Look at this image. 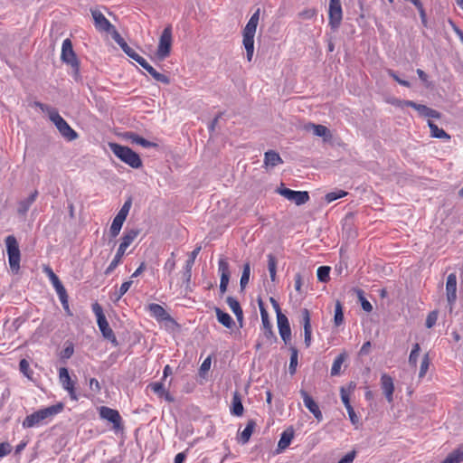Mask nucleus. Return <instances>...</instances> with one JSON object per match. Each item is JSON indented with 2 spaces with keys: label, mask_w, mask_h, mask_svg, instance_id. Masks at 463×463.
Segmentation results:
<instances>
[{
  "label": "nucleus",
  "mask_w": 463,
  "mask_h": 463,
  "mask_svg": "<svg viewBox=\"0 0 463 463\" xmlns=\"http://www.w3.org/2000/svg\"><path fill=\"white\" fill-rule=\"evenodd\" d=\"M64 404L58 402L54 405L40 409L30 415H27L24 420L22 425L24 429L33 428L43 423H47L55 415L61 413L63 411Z\"/></svg>",
  "instance_id": "nucleus-1"
},
{
  "label": "nucleus",
  "mask_w": 463,
  "mask_h": 463,
  "mask_svg": "<svg viewBox=\"0 0 463 463\" xmlns=\"http://www.w3.org/2000/svg\"><path fill=\"white\" fill-rule=\"evenodd\" d=\"M260 10L258 8L250 16L242 31V44L246 50L247 61H251L254 53V36L260 20Z\"/></svg>",
  "instance_id": "nucleus-2"
},
{
  "label": "nucleus",
  "mask_w": 463,
  "mask_h": 463,
  "mask_svg": "<svg viewBox=\"0 0 463 463\" xmlns=\"http://www.w3.org/2000/svg\"><path fill=\"white\" fill-rule=\"evenodd\" d=\"M109 146L117 157L130 167L137 169L142 166V160L139 155L130 147L118 143H109Z\"/></svg>",
  "instance_id": "nucleus-3"
},
{
  "label": "nucleus",
  "mask_w": 463,
  "mask_h": 463,
  "mask_svg": "<svg viewBox=\"0 0 463 463\" xmlns=\"http://www.w3.org/2000/svg\"><path fill=\"white\" fill-rule=\"evenodd\" d=\"M61 60L62 62L71 66L72 77L75 80H79L80 79V63L73 51L72 43L69 38L62 42Z\"/></svg>",
  "instance_id": "nucleus-4"
},
{
  "label": "nucleus",
  "mask_w": 463,
  "mask_h": 463,
  "mask_svg": "<svg viewBox=\"0 0 463 463\" xmlns=\"http://www.w3.org/2000/svg\"><path fill=\"white\" fill-rule=\"evenodd\" d=\"M92 311L94 312L97 317V324L103 337L117 345L118 342L116 335L111 327L109 326V324L103 313L101 306L97 302L92 304Z\"/></svg>",
  "instance_id": "nucleus-5"
},
{
  "label": "nucleus",
  "mask_w": 463,
  "mask_h": 463,
  "mask_svg": "<svg viewBox=\"0 0 463 463\" xmlns=\"http://www.w3.org/2000/svg\"><path fill=\"white\" fill-rule=\"evenodd\" d=\"M5 246L8 255L10 269L13 272L17 273L20 269L21 253L16 238L9 235L5 238Z\"/></svg>",
  "instance_id": "nucleus-6"
},
{
  "label": "nucleus",
  "mask_w": 463,
  "mask_h": 463,
  "mask_svg": "<svg viewBox=\"0 0 463 463\" xmlns=\"http://www.w3.org/2000/svg\"><path fill=\"white\" fill-rule=\"evenodd\" d=\"M50 120L55 125L61 135L71 141L77 138V132L72 129L65 119L59 114L57 110L52 111Z\"/></svg>",
  "instance_id": "nucleus-7"
},
{
  "label": "nucleus",
  "mask_w": 463,
  "mask_h": 463,
  "mask_svg": "<svg viewBox=\"0 0 463 463\" xmlns=\"http://www.w3.org/2000/svg\"><path fill=\"white\" fill-rule=\"evenodd\" d=\"M172 46V28L170 25L166 26L159 38V43L156 51V56L159 60H165L169 56Z\"/></svg>",
  "instance_id": "nucleus-8"
},
{
  "label": "nucleus",
  "mask_w": 463,
  "mask_h": 463,
  "mask_svg": "<svg viewBox=\"0 0 463 463\" xmlns=\"http://www.w3.org/2000/svg\"><path fill=\"white\" fill-rule=\"evenodd\" d=\"M392 104L399 107H411L416 109L421 117L431 118L439 119L441 118L440 112L427 107L426 105L418 104L412 100H399L396 99Z\"/></svg>",
  "instance_id": "nucleus-9"
},
{
  "label": "nucleus",
  "mask_w": 463,
  "mask_h": 463,
  "mask_svg": "<svg viewBox=\"0 0 463 463\" xmlns=\"http://www.w3.org/2000/svg\"><path fill=\"white\" fill-rule=\"evenodd\" d=\"M99 413L101 419L112 423L115 432L122 431L124 430L123 420L118 411L107 406H101L99 409Z\"/></svg>",
  "instance_id": "nucleus-10"
},
{
  "label": "nucleus",
  "mask_w": 463,
  "mask_h": 463,
  "mask_svg": "<svg viewBox=\"0 0 463 463\" xmlns=\"http://www.w3.org/2000/svg\"><path fill=\"white\" fill-rule=\"evenodd\" d=\"M277 192L288 201L295 203L296 205L305 204L310 198L307 191H294L289 188L280 187L278 188Z\"/></svg>",
  "instance_id": "nucleus-11"
},
{
  "label": "nucleus",
  "mask_w": 463,
  "mask_h": 463,
  "mask_svg": "<svg viewBox=\"0 0 463 463\" xmlns=\"http://www.w3.org/2000/svg\"><path fill=\"white\" fill-rule=\"evenodd\" d=\"M59 380L62 388L68 392L71 400L78 401L79 396L76 392L75 382L71 379L68 369L61 367L59 370Z\"/></svg>",
  "instance_id": "nucleus-12"
},
{
  "label": "nucleus",
  "mask_w": 463,
  "mask_h": 463,
  "mask_svg": "<svg viewBox=\"0 0 463 463\" xmlns=\"http://www.w3.org/2000/svg\"><path fill=\"white\" fill-rule=\"evenodd\" d=\"M343 18V11L340 0H330L328 10L329 25L332 29L339 27Z\"/></svg>",
  "instance_id": "nucleus-13"
},
{
  "label": "nucleus",
  "mask_w": 463,
  "mask_h": 463,
  "mask_svg": "<svg viewBox=\"0 0 463 463\" xmlns=\"http://www.w3.org/2000/svg\"><path fill=\"white\" fill-rule=\"evenodd\" d=\"M258 305H259V308H260V317H261L263 335L268 340H270V341L271 340H276V335H274V332L272 330V325L270 324V322L269 320L268 311L266 310L264 302L262 301L261 298L258 299Z\"/></svg>",
  "instance_id": "nucleus-14"
},
{
  "label": "nucleus",
  "mask_w": 463,
  "mask_h": 463,
  "mask_svg": "<svg viewBox=\"0 0 463 463\" xmlns=\"http://www.w3.org/2000/svg\"><path fill=\"white\" fill-rule=\"evenodd\" d=\"M91 15L94 20L95 28L99 32L110 33L114 26L98 9L91 10Z\"/></svg>",
  "instance_id": "nucleus-15"
},
{
  "label": "nucleus",
  "mask_w": 463,
  "mask_h": 463,
  "mask_svg": "<svg viewBox=\"0 0 463 463\" xmlns=\"http://www.w3.org/2000/svg\"><path fill=\"white\" fill-rule=\"evenodd\" d=\"M299 393L303 399L304 405L306 408L314 415V417L321 421L323 420V414L319 409L318 404L313 400V398L307 393V391L301 389Z\"/></svg>",
  "instance_id": "nucleus-16"
},
{
  "label": "nucleus",
  "mask_w": 463,
  "mask_h": 463,
  "mask_svg": "<svg viewBox=\"0 0 463 463\" xmlns=\"http://www.w3.org/2000/svg\"><path fill=\"white\" fill-rule=\"evenodd\" d=\"M135 61L144 68L156 80L165 84H168L170 82L169 78L166 75L158 72L142 56L138 55Z\"/></svg>",
  "instance_id": "nucleus-17"
},
{
  "label": "nucleus",
  "mask_w": 463,
  "mask_h": 463,
  "mask_svg": "<svg viewBox=\"0 0 463 463\" xmlns=\"http://www.w3.org/2000/svg\"><path fill=\"white\" fill-rule=\"evenodd\" d=\"M446 295L450 309H452L457 300V276L455 273H450L447 278Z\"/></svg>",
  "instance_id": "nucleus-18"
},
{
  "label": "nucleus",
  "mask_w": 463,
  "mask_h": 463,
  "mask_svg": "<svg viewBox=\"0 0 463 463\" xmlns=\"http://www.w3.org/2000/svg\"><path fill=\"white\" fill-rule=\"evenodd\" d=\"M277 320L280 337L285 342V344H288L291 340V329L288 319L284 314L279 312Z\"/></svg>",
  "instance_id": "nucleus-19"
},
{
  "label": "nucleus",
  "mask_w": 463,
  "mask_h": 463,
  "mask_svg": "<svg viewBox=\"0 0 463 463\" xmlns=\"http://www.w3.org/2000/svg\"><path fill=\"white\" fill-rule=\"evenodd\" d=\"M202 250L201 245H196L194 250L190 253L188 260L185 261L184 268L183 278L184 281L188 285L192 278V268L194 264L195 259Z\"/></svg>",
  "instance_id": "nucleus-20"
},
{
  "label": "nucleus",
  "mask_w": 463,
  "mask_h": 463,
  "mask_svg": "<svg viewBox=\"0 0 463 463\" xmlns=\"http://www.w3.org/2000/svg\"><path fill=\"white\" fill-rule=\"evenodd\" d=\"M302 314V323L304 326V343L306 347H309L312 340V328L310 323V313L308 309L304 308L301 311Z\"/></svg>",
  "instance_id": "nucleus-21"
},
{
  "label": "nucleus",
  "mask_w": 463,
  "mask_h": 463,
  "mask_svg": "<svg viewBox=\"0 0 463 463\" xmlns=\"http://www.w3.org/2000/svg\"><path fill=\"white\" fill-rule=\"evenodd\" d=\"M138 229H129L124 232V234L121 238V242L118 248V250L126 253L127 249L133 243V241L137 239L139 234Z\"/></svg>",
  "instance_id": "nucleus-22"
},
{
  "label": "nucleus",
  "mask_w": 463,
  "mask_h": 463,
  "mask_svg": "<svg viewBox=\"0 0 463 463\" xmlns=\"http://www.w3.org/2000/svg\"><path fill=\"white\" fill-rule=\"evenodd\" d=\"M381 386L386 400L389 402H392L393 401L394 392V384L392 378L387 373H383L381 376Z\"/></svg>",
  "instance_id": "nucleus-23"
},
{
  "label": "nucleus",
  "mask_w": 463,
  "mask_h": 463,
  "mask_svg": "<svg viewBox=\"0 0 463 463\" xmlns=\"http://www.w3.org/2000/svg\"><path fill=\"white\" fill-rule=\"evenodd\" d=\"M147 308L151 316L157 321H173L171 316L159 304H149Z\"/></svg>",
  "instance_id": "nucleus-24"
},
{
  "label": "nucleus",
  "mask_w": 463,
  "mask_h": 463,
  "mask_svg": "<svg viewBox=\"0 0 463 463\" xmlns=\"http://www.w3.org/2000/svg\"><path fill=\"white\" fill-rule=\"evenodd\" d=\"M38 196V191L34 190L27 198L21 200L18 203L17 213L20 215H25L32 206V204L35 202Z\"/></svg>",
  "instance_id": "nucleus-25"
},
{
  "label": "nucleus",
  "mask_w": 463,
  "mask_h": 463,
  "mask_svg": "<svg viewBox=\"0 0 463 463\" xmlns=\"http://www.w3.org/2000/svg\"><path fill=\"white\" fill-rule=\"evenodd\" d=\"M283 160L279 154L274 150H269L264 155V165L266 166L274 167L279 164H282Z\"/></svg>",
  "instance_id": "nucleus-26"
},
{
  "label": "nucleus",
  "mask_w": 463,
  "mask_h": 463,
  "mask_svg": "<svg viewBox=\"0 0 463 463\" xmlns=\"http://www.w3.org/2000/svg\"><path fill=\"white\" fill-rule=\"evenodd\" d=\"M463 462V443L450 452L441 463Z\"/></svg>",
  "instance_id": "nucleus-27"
},
{
  "label": "nucleus",
  "mask_w": 463,
  "mask_h": 463,
  "mask_svg": "<svg viewBox=\"0 0 463 463\" xmlns=\"http://www.w3.org/2000/svg\"><path fill=\"white\" fill-rule=\"evenodd\" d=\"M243 405L240 394L235 392L232 396L231 413L234 416L240 417L243 414Z\"/></svg>",
  "instance_id": "nucleus-28"
},
{
  "label": "nucleus",
  "mask_w": 463,
  "mask_h": 463,
  "mask_svg": "<svg viewBox=\"0 0 463 463\" xmlns=\"http://www.w3.org/2000/svg\"><path fill=\"white\" fill-rule=\"evenodd\" d=\"M428 126L430 130V136L439 139L449 140L450 136L442 128H439L434 122L429 120Z\"/></svg>",
  "instance_id": "nucleus-29"
},
{
  "label": "nucleus",
  "mask_w": 463,
  "mask_h": 463,
  "mask_svg": "<svg viewBox=\"0 0 463 463\" xmlns=\"http://www.w3.org/2000/svg\"><path fill=\"white\" fill-rule=\"evenodd\" d=\"M216 317L219 323L227 328H232L234 325L232 317L226 312H223L221 308L215 307Z\"/></svg>",
  "instance_id": "nucleus-30"
},
{
  "label": "nucleus",
  "mask_w": 463,
  "mask_h": 463,
  "mask_svg": "<svg viewBox=\"0 0 463 463\" xmlns=\"http://www.w3.org/2000/svg\"><path fill=\"white\" fill-rule=\"evenodd\" d=\"M293 438H294L293 430H284L281 433L280 439L278 443L279 449L283 450V449H287L289 446V444L291 443Z\"/></svg>",
  "instance_id": "nucleus-31"
},
{
  "label": "nucleus",
  "mask_w": 463,
  "mask_h": 463,
  "mask_svg": "<svg viewBox=\"0 0 463 463\" xmlns=\"http://www.w3.org/2000/svg\"><path fill=\"white\" fill-rule=\"evenodd\" d=\"M218 272L221 279H230V265L226 258L221 257L218 261Z\"/></svg>",
  "instance_id": "nucleus-32"
},
{
  "label": "nucleus",
  "mask_w": 463,
  "mask_h": 463,
  "mask_svg": "<svg viewBox=\"0 0 463 463\" xmlns=\"http://www.w3.org/2000/svg\"><path fill=\"white\" fill-rule=\"evenodd\" d=\"M347 355L345 353L338 354L333 362L330 373L332 376H336L340 373L341 367L345 361Z\"/></svg>",
  "instance_id": "nucleus-33"
},
{
  "label": "nucleus",
  "mask_w": 463,
  "mask_h": 463,
  "mask_svg": "<svg viewBox=\"0 0 463 463\" xmlns=\"http://www.w3.org/2000/svg\"><path fill=\"white\" fill-rule=\"evenodd\" d=\"M124 255H125L124 252L117 250V252H116L113 260H111V262L109 263V265L106 268V269L104 271V274L106 276L110 275L115 270V269L121 263L122 258Z\"/></svg>",
  "instance_id": "nucleus-34"
},
{
  "label": "nucleus",
  "mask_w": 463,
  "mask_h": 463,
  "mask_svg": "<svg viewBox=\"0 0 463 463\" xmlns=\"http://www.w3.org/2000/svg\"><path fill=\"white\" fill-rule=\"evenodd\" d=\"M256 422L254 420H248L245 429L242 430L241 434V442L242 444H245L250 440V438L254 430Z\"/></svg>",
  "instance_id": "nucleus-35"
},
{
  "label": "nucleus",
  "mask_w": 463,
  "mask_h": 463,
  "mask_svg": "<svg viewBox=\"0 0 463 463\" xmlns=\"http://www.w3.org/2000/svg\"><path fill=\"white\" fill-rule=\"evenodd\" d=\"M129 137L133 143L140 145L141 146L146 147V148L157 146L156 143L146 140V138H144L135 133H131Z\"/></svg>",
  "instance_id": "nucleus-36"
},
{
  "label": "nucleus",
  "mask_w": 463,
  "mask_h": 463,
  "mask_svg": "<svg viewBox=\"0 0 463 463\" xmlns=\"http://www.w3.org/2000/svg\"><path fill=\"white\" fill-rule=\"evenodd\" d=\"M124 222L125 221L123 219L117 215L114 217L109 229V233L112 238H116L119 234Z\"/></svg>",
  "instance_id": "nucleus-37"
},
{
  "label": "nucleus",
  "mask_w": 463,
  "mask_h": 463,
  "mask_svg": "<svg viewBox=\"0 0 463 463\" xmlns=\"http://www.w3.org/2000/svg\"><path fill=\"white\" fill-rule=\"evenodd\" d=\"M250 276V265L249 262H246L243 265L242 274H241V277L240 279V287H241V290H243L249 284Z\"/></svg>",
  "instance_id": "nucleus-38"
},
{
  "label": "nucleus",
  "mask_w": 463,
  "mask_h": 463,
  "mask_svg": "<svg viewBox=\"0 0 463 463\" xmlns=\"http://www.w3.org/2000/svg\"><path fill=\"white\" fill-rule=\"evenodd\" d=\"M290 362L288 366V371L291 375L296 373L297 366H298V351L296 347L291 346L290 347Z\"/></svg>",
  "instance_id": "nucleus-39"
},
{
  "label": "nucleus",
  "mask_w": 463,
  "mask_h": 463,
  "mask_svg": "<svg viewBox=\"0 0 463 463\" xmlns=\"http://www.w3.org/2000/svg\"><path fill=\"white\" fill-rule=\"evenodd\" d=\"M420 346L418 343H415L412 346L411 354L409 355V364L411 367L416 368L418 364V357L420 354Z\"/></svg>",
  "instance_id": "nucleus-40"
},
{
  "label": "nucleus",
  "mask_w": 463,
  "mask_h": 463,
  "mask_svg": "<svg viewBox=\"0 0 463 463\" xmlns=\"http://www.w3.org/2000/svg\"><path fill=\"white\" fill-rule=\"evenodd\" d=\"M344 322V313L343 307L340 301H336L335 306V316H334V323L336 326H339Z\"/></svg>",
  "instance_id": "nucleus-41"
},
{
  "label": "nucleus",
  "mask_w": 463,
  "mask_h": 463,
  "mask_svg": "<svg viewBox=\"0 0 463 463\" xmlns=\"http://www.w3.org/2000/svg\"><path fill=\"white\" fill-rule=\"evenodd\" d=\"M310 128L313 129L314 135L317 137L326 138L331 136L329 129L323 125L310 124Z\"/></svg>",
  "instance_id": "nucleus-42"
},
{
  "label": "nucleus",
  "mask_w": 463,
  "mask_h": 463,
  "mask_svg": "<svg viewBox=\"0 0 463 463\" xmlns=\"http://www.w3.org/2000/svg\"><path fill=\"white\" fill-rule=\"evenodd\" d=\"M53 288L59 297L61 303L67 304L68 294L62 283L60 281L57 284L53 285Z\"/></svg>",
  "instance_id": "nucleus-43"
},
{
  "label": "nucleus",
  "mask_w": 463,
  "mask_h": 463,
  "mask_svg": "<svg viewBox=\"0 0 463 463\" xmlns=\"http://www.w3.org/2000/svg\"><path fill=\"white\" fill-rule=\"evenodd\" d=\"M53 288L59 297L61 303L67 304L68 294L62 283L60 281L57 284L53 285Z\"/></svg>",
  "instance_id": "nucleus-44"
},
{
  "label": "nucleus",
  "mask_w": 463,
  "mask_h": 463,
  "mask_svg": "<svg viewBox=\"0 0 463 463\" xmlns=\"http://www.w3.org/2000/svg\"><path fill=\"white\" fill-rule=\"evenodd\" d=\"M330 267L320 266L317 270V279L321 282H327L329 280Z\"/></svg>",
  "instance_id": "nucleus-45"
},
{
  "label": "nucleus",
  "mask_w": 463,
  "mask_h": 463,
  "mask_svg": "<svg viewBox=\"0 0 463 463\" xmlns=\"http://www.w3.org/2000/svg\"><path fill=\"white\" fill-rule=\"evenodd\" d=\"M346 194L347 193L343 190H336L326 194L325 199L327 203H332L337 199L345 197Z\"/></svg>",
  "instance_id": "nucleus-46"
},
{
  "label": "nucleus",
  "mask_w": 463,
  "mask_h": 463,
  "mask_svg": "<svg viewBox=\"0 0 463 463\" xmlns=\"http://www.w3.org/2000/svg\"><path fill=\"white\" fill-rule=\"evenodd\" d=\"M430 361L429 354H424V356L421 360V363H420V372H419L420 378H423L426 375V373L429 370V367H430Z\"/></svg>",
  "instance_id": "nucleus-47"
},
{
  "label": "nucleus",
  "mask_w": 463,
  "mask_h": 463,
  "mask_svg": "<svg viewBox=\"0 0 463 463\" xmlns=\"http://www.w3.org/2000/svg\"><path fill=\"white\" fill-rule=\"evenodd\" d=\"M19 369L20 372L26 376L27 378L31 379L33 371L30 369V364L26 359H22L19 363Z\"/></svg>",
  "instance_id": "nucleus-48"
},
{
  "label": "nucleus",
  "mask_w": 463,
  "mask_h": 463,
  "mask_svg": "<svg viewBox=\"0 0 463 463\" xmlns=\"http://www.w3.org/2000/svg\"><path fill=\"white\" fill-rule=\"evenodd\" d=\"M175 252L171 253V257L166 260L164 265V270L170 275L175 269Z\"/></svg>",
  "instance_id": "nucleus-49"
},
{
  "label": "nucleus",
  "mask_w": 463,
  "mask_h": 463,
  "mask_svg": "<svg viewBox=\"0 0 463 463\" xmlns=\"http://www.w3.org/2000/svg\"><path fill=\"white\" fill-rule=\"evenodd\" d=\"M148 387L160 398L163 397V393L166 391L164 384L159 382L152 383Z\"/></svg>",
  "instance_id": "nucleus-50"
},
{
  "label": "nucleus",
  "mask_w": 463,
  "mask_h": 463,
  "mask_svg": "<svg viewBox=\"0 0 463 463\" xmlns=\"http://www.w3.org/2000/svg\"><path fill=\"white\" fill-rule=\"evenodd\" d=\"M43 272L47 275L52 286L61 281L59 277L53 272L51 267L44 266Z\"/></svg>",
  "instance_id": "nucleus-51"
},
{
  "label": "nucleus",
  "mask_w": 463,
  "mask_h": 463,
  "mask_svg": "<svg viewBox=\"0 0 463 463\" xmlns=\"http://www.w3.org/2000/svg\"><path fill=\"white\" fill-rule=\"evenodd\" d=\"M437 320H438V311L434 310V311L430 312L429 315L427 316L426 322H425L426 327L427 328L433 327L435 326Z\"/></svg>",
  "instance_id": "nucleus-52"
},
{
  "label": "nucleus",
  "mask_w": 463,
  "mask_h": 463,
  "mask_svg": "<svg viewBox=\"0 0 463 463\" xmlns=\"http://www.w3.org/2000/svg\"><path fill=\"white\" fill-rule=\"evenodd\" d=\"M358 297L361 301L362 308L366 312H371L373 310L372 304L364 297L363 290H358Z\"/></svg>",
  "instance_id": "nucleus-53"
},
{
  "label": "nucleus",
  "mask_w": 463,
  "mask_h": 463,
  "mask_svg": "<svg viewBox=\"0 0 463 463\" xmlns=\"http://www.w3.org/2000/svg\"><path fill=\"white\" fill-rule=\"evenodd\" d=\"M121 49L129 58H131L134 61L139 55L135 50H133L131 47H129L127 43H124V44H121Z\"/></svg>",
  "instance_id": "nucleus-54"
},
{
  "label": "nucleus",
  "mask_w": 463,
  "mask_h": 463,
  "mask_svg": "<svg viewBox=\"0 0 463 463\" xmlns=\"http://www.w3.org/2000/svg\"><path fill=\"white\" fill-rule=\"evenodd\" d=\"M133 281L132 280H128V281H125L121 284L118 291V297H117V299H120L128 291V289L130 288L131 285H132Z\"/></svg>",
  "instance_id": "nucleus-55"
},
{
  "label": "nucleus",
  "mask_w": 463,
  "mask_h": 463,
  "mask_svg": "<svg viewBox=\"0 0 463 463\" xmlns=\"http://www.w3.org/2000/svg\"><path fill=\"white\" fill-rule=\"evenodd\" d=\"M226 303L233 313L241 308L239 301L233 297H228L226 299Z\"/></svg>",
  "instance_id": "nucleus-56"
},
{
  "label": "nucleus",
  "mask_w": 463,
  "mask_h": 463,
  "mask_svg": "<svg viewBox=\"0 0 463 463\" xmlns=\"http://www.w3.org/2000/svg\"><path fill=\"white\" fill-rule=\"evenodd\" d=\"M268 258V269L269 273L277 272V259L273 254H269Z\"/></svg>",
  "instance_id": "nucleus-57"
},
{
  "label": "nucleus",
  "mask_w": 463,
  "mask_h": 463,
  "mask_svg": "<svg viewBox=\"0 0 463 463\" xmlns=\"http://www.w3.org/2000/svg\"><path fill=\"white\" fill-rule=\"evenodd\" d=\"M387 73L389 76H391L395 81H397L400 85L402 86H404V87H410L411 84L408 80H402L401 78H399V76L396 74V72L391 69H389L387 71Z\"/></svg>",
  "instance_id": "nucleus-58"
},
{
  "label": "nucleus",
  "mask_w": 463,
  "mask_h": 463,
  "mask_svg": "<svg viewBox=\"0 0 463 463\" xmlns=\"http://www.w3.org/2000/svg\"><path fill=\"white\" fill-rule=\"evenodd\" d=\"M74 353V347L72 344H69L61 352V359H69L72 356Z\"/></svg>",
  "instance_id": "nucleus-59"
},
{
  "label": "nucleus",
  "mask_w": 463,
  "mask_h": 463,
  "mask_svg": "<svg viewBox=\"0 0 463 463\" xmlns=\"http://www.w3.org/2000/svg\"><path fill=\"white\" fill-rule=\"evenodd\" d=\"M340 395H341V400L345 408L352 406L350 403L349 393L346 392L345 387L340 388Z\"/></svg>",
  "instance_id": "nucleus-60"
},
{
  "label": "nucleus",
  "mask_w": 463,
  "mask_h": 463,
  "mask_svg": "<svg viewBox=\"0 0 463 463\" xmlns=\"http://www.w3.org/2000/svg\"><path fill=\"white\" fill-rule=\"evenodd\" d=\"M348 413V417L352 424L357 425L359 423V417L356 415L353 406L345 408Z\"/></svg>",
  "instance_id": "nucleus-61"
},
{
  "label": "nucleus",
  "mask_w": 463,
  "mask_h": 463,
  "mask_svg": "<svg viewBox=\"0 0 463 463\" xmlns=\"http://www.w3.org/2000/svg\"><path fill=\"white\" fill-rule=\"evenodd\" d=\"M356 456V451L352 450L345 454L339 461L338 463H353Z\"/></svg>",
  "instance_id": "nucleus-62"
},
{
  "label": "nucleus",
  "mask_w": 463,
  "mask_h": 463,
  "mask_svg": "<svg viewBox=\"0 0 463 463\" xmlns=\"http://www.w3.org/2000/svg\"><path fill=\"white\" fill-rule=\"evenodd\" d=\"M34 106L39 108L43 112H46L48 113V116L50 117V115L52 114V111H55L56 109L48 106V105H45L40 101H35L34 103Z\"/></svg>",
  "instance_id": "nucleus-63"
},
{
  "label": "nucleus",
  "mask_w": 463,
  "mask_h": 463,
  "mask_svg": "<svg viewBox=\"0 0 463 463\" xmlns=\"http://www.w3.org/2000/svg\"><path fill=\"white\" fill-rule=\"evenodd\" d=\"M317 14L315 9H307L299 14V15L304 19H312Z\"/></svg>",
  "instance_id": "nucleus-64"
}]
</instances>
